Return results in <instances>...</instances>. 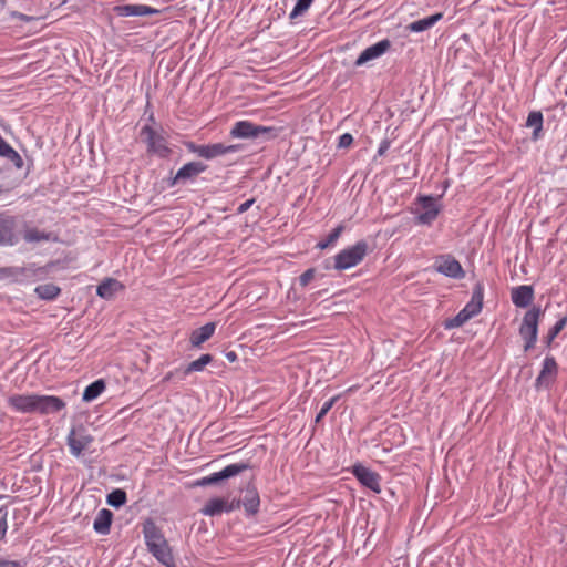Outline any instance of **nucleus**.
I'll list each match as a JSON object with an SVG mask.
<instances>
[{
  "mask_svg": "<svg viewBox=\"0 0 567 567\" xmlns=\"http://www.w3.org/2000/svg\"><path fill=\"white\" fill-rule=\"evenodd\" d=\"M8 404L18 413L53 414L65 408V402L59 396L35 393L10 395Z\"/></svg>",
  "mask_w": 567,
  "mask_h": 567,
  "instance_id": "1",
  "label": "nucleus"
},
{
  "mask_svg": "<svg viewBox=\"0 0 567 567\" xmlns=\"http://www.w3.org/2000/svg\"><path fill=\"white\" fill-rule=\"evenodd\" d=\"M144 538L153 556L167 567L174 566V558L169 546L161 530L153 522H146L143 527Z\"/></svg>",
  "mask_w": 567,
  "mask_h": 567,
  "instance_id": "2",
  "label": "nucleus"
},
{
  "mask_svg": "<svg viewBox=\"0 0 567 567\" xmlns=\"http://www.w3.org/2000/svg\"><path fill=\"white\" fill-rule=\"evenodd\" d=\"M51 269V265L39 266L32 262L21 267H11L8 269V274L16 282L28 285L45 280L49 278Z\"/></svg>",
  "mask_w": 567,
  "mask_h": 567,
  "instance_id": "3",
  "label": "nucleus"
},
{
  "mask_svg": "<svg viewBox=\"0 0 567 567\" xmlns=\"http://www.w3.org/2000/svg\"><path fill=\"white\" fill-rule=\"evenodd\" d=\"M368 254V244L364 240L357 241L353 246L340 250L334 256V269L347 270L358 266Z\"/></svg>",
  "mask_w": 567,
  "mask_h": 567,
  "instance_id": "4",
  "label": "nucleus"
},
{
  "mask_svg": "<svg viewBox=\"0 0 567 567\" xmlns=\"http://www.w3.org/2000/svg\"><path fill=\"white\" fill-rule=\"evenodd\" d=\"M540 316L542 310L539 307H533L524 315L522 324L519 327V334L522 339L525 341V351H529L532 348H534L537 341L538 323Z\"/></svg>",
  "mask_w": 567,
  "mask_h": 567,
  "instance_id": "5",
  "label": "nucleus"
},
{
  "mask_svg": "<svg viewBox=\"0 0 567 567\" xmlns=\"http://www.w3.org/2000/svg\"><path fill=\"white\" fill-rule=\"evenodd\" d=\"M440 212L441 205L439 204V198L432 196H420L417 198L414 214L416 215L419 224L431 225L436 219Z\"/></svg>",
  "mask_w": 567,
  "mask_h": 567,
  "instance_id": "6",
  "label": "nucleus"
},
{
  "mask_svg": "<svg viewBox=\"0 0 567 567\" xmlns=\"http://www.w3.org/2000/svg\"><path fill=\"white\" fill-rule=\"evenodd\" d=\"M141 135L147 144V151L157 155L158 157L165 158L171 155V148L167 145L166 137L154 131L150 126H144L141 131Z\"/></svg>",
  "mask_w": 567,
  "mask_h": 567,
  "instance_id": "7",
  "label": "nucleus"
},
{
  "mask_svg": "<svg viewBox=\"0 0 567 567\" xmlns=\"http://www.w3.org/2000/svg\"><path fill=\"white\" fill-rule=\"evenodd\" d=\"M187 148L199 157L205 159H214L216 157L235 153L239 150L237 145H225L223 143L197 145L194 143L187 144Z\"/></svg>",
  "mask_w": 567,
  "mask_h": 567,
  "instance_id": "8",
  "label": "nucleus"
},
{
  "mask_svg": "<svg viewBox=\"0 0 567 567\" xmlns=\"http://www.w3.org/2000/svg\"><path fill=\"white\" fill-rule=\"evenodd\" d=\"M68 446L70 453L80 457L93 443V436L83 426L73 427L68 435Z\"/></svg>",
  "mask_w": 567,
  "mask_h": 567,
  "instance_id": "9",
  "label": "nucleus"
},
{
  "mask_svg": "<svg viewBox=\"0 0 567 567\" xmlns=\"http://www.w3.org/2000/svg\"><path fill=\"white\" fill-rule=\"evenodd\" d=\"M433 267L435 271L453 279H462L465 276L461 264L451 255L436 258Z\"/></svg>",
  "mask_w": 567,
  "mask_h": 567,
  "instance_id": "10",
  "label": "nucleus"
},
{
  "mask_svg": "<svg viewBox=\"0 0 567 567\" xmlns=\"http://www.w3.org/2000/svg\"><path fill=\"white\" fill-rule=\"evenodd\" d=\"M17 221L16 218L0 214V246H14L19 241V236L16 233Z\"/></svg>",
  "mask_w": 567,
  "mask_h": 567,
  "instance_id": "11",
  "label": "nucleus"
},
{
  "mask_svg": "<svg viewBox=\"0 0 567 567\" xmlns=\"http://www.w3.org/2000/svg\"><path fill=\"white\" fill-rule=\"evenodd\" d=\"M352 474L363 486L370 488L377 494L381 493V477L378 473L361 464H357L352 467Z\"/></svg>",
  "mask_w": 567,
  "mask_h": 567,
  "instance_id": "12",
  "label": "nucleus"
},
{
  "mask_svg": "<svg viewBox=\"0 0 567 567\" xmlns=\"http://www.w3.org/2000/svg\"><path fill=\"white\" fill-rule=\"evenodd\" d=\"M247 464L244 463H234L229 464L226 467H224L221 471L210 474L209 476H206L202 478L200 485H210L216 484L223 480H227L230 477H234L241 472H244L247 468Z\"/></svg>",
  "mask_w": 567,
  "mask_h": 567,
  "instance_id": "13",
  "label": "nucleus"
},
{
  "mask_svg": "<svg viewBox=\"0 0 567 567\" xmlns=\"http://www.w3.org/2000/svg\"><path fill=\"white\" fill-rule=\"evenodd\" d=\"M391 47V42L388 39L381 40L373 45L368 47L364 49L361 54L358 56L355 61L357 66H361L369 61L375 60L383 55L389 48Z\"/></svg>",
  "mask_w": 567,
  "mask_h": 567,
  "instance_id": "14",
  "label": "nucleus"
},
{
  "mask_svg": "<svg viewBox=\"0 0 567 567\" xmlns=\"http://www.w3.org/2000/svg\"><path fill=\"white\" fill-rule=\"evenodd\" d=\"M558 367L554 357H546L543 362L539 375L536 379V386L548 388L557 375Z\"/></svg>",
  "mask_w": 567,
  "mask_h": 567,
  "instance_id": "15",
  "label": "nucleus"
},
{
  "mask_svg": "<svg viewBox=\"0 0 567 567\" xmlns=\"http://www.w3.org/2000/svg\"><path fill=\"white\" fill-rule=\"evenodd\" d=\"M207 166L202 162H189L183 165L176 173L172 185H176L178 183H185L195 178L197 175L203 173Z\"/></svg>",
  "mask_w": 567,
  "mask_h": 567,
  "instance_id": "16",
  "label": "nucleus"
},
{
  "mask_svg": "<svg viewBox=\"0 0 567 567\" xmlns=\"http://www.w3.org/2000/svg\"><path fill=\"white\" fill-rule=\"evenodd\" d=\"M116 16L118 17H144L155 14L158 12L157 9L146 4H123L114 8Z\"/></svg>",
  "mask_w": 567,
  "mask_h": 567,
  "instance_id": "17",
  "label": "nucleus"
},
{
  "mask_svg": "<svg viewBox=\"0 0 567 567\" xmlns=\"http://www.w3.org/2000/svg\"><path fill=\"white\" fill-rule=\"evenodd\" d=\"M512 302L518 308H526L534 299V289L532 286L522 285L512 289Z\"/></svg>",
  "mask_w": 567,
  "mask_h": 567,
  "instance_id": "18",
  "label": "nucleus"
},
{
  "mask_svg": "<svg viewBox=\"0 0 567 567\" xmlns=\"http://www.w3.org/2000/svg\"><path fill=\"white\" fill-rule=\"evenodd\" d=\"M124 289V285L114 278L104 279L96 288V295L102 299L110 300Z\"/></svg>",
  "mask_w": 567,
  "mask_h": 567,
  "instance_id": "19",
  "label": "nucleus"
},
{
  "mask_svg": "<svg viewBox=\"0 0 567 567\" xmlns=\"http://www.w3.org/2000/svg\"><path fill=\"white\" fill-rule=\"evenodd\" d=\"M484 289L481 284H477L472 292L471 300L465 305L464 310L474 318L477 316L483 307Z\"/></svg>",
  "mask_w": 567,
  "mask_h": 567,
  "instance_id": "20",
  "label": "nucleus"
},
{
  "mask_svg": "<svg viewBox=\"0 0 567 567\" xmlns=\"http://www.w3.org/2000/svg\"><path fill=\"white\" fill-rule=\"evenodd\" d=\"M234 138H256V124L250 121H238L230 130Z\"/></svg>",
  "mask_w": 567,
  "mask_h": 567,
  "instance_id": "21",
  "label": "nucleus"
},
{
  "mask_svg": "<svg viewBox=\"0 0 567 567\" xmlns=\"http://www.w3.org/2000/svg\"><path fill=\"white\" fill-rule=\"evenodd\" d=\"M216 323L208 322L200 328L194 330L190 334V343L193 347H200L205 341H207L215 332Z\"/></svg>",
  "mask_w": 567,
  "mask_h": 567,
  "instance_id": "22",
  "label": "nucleus"
},
{
  "mask_svg": "<svg viewBox=\"0 0 567 567\" xmlns=\"http://www.w3.org/2000/svg\"><path fill=\"white\" fill-rule=\"evenodd\" d=\"M113 514L111 511L101 509L93 523V529L100 535H107L110 533Z\"/></svg>",
  "mask_w": 567,
  "mask_h": 567,
  "instance_id": "23",
  "label": "nucleus"
},
{
  "mask_svg": "<svg viewBox=\"0 0 567 567\" xmlns=\"http://www.w3.org/2000/svg\"><path fill=\"white\" fill-rule=\"evenodd\" d=\"M443 18V13L439 12L426 17L424 19H420L411 22L406 25V30L414 33H420L431 29L436 22H439Z\"/></svg>",
  "mask_w": 567,
  "mask_h": 567,
  "instance_id": "24",
  "label": "nucleus"
},
{
  "mask_svg": "<svg viewBox=\"0 0 567 567\" xmlns=\"http://www.w3.org/2000/svg\"><path fill=\"white\" fill-rule=\"evenodd\" d=\"M0 156L13 163L14 167L21 169L23 167V159L19 153L13 150L0 135Z\"/></svg>",
  "mask_w": 567,
  "mask_h": 567,
  "instance_id": "25",
  "label": "nucleus"
},
{
  "mask_svg": "<svg viewBox=\"0 0 567 567\" xmlns=\"http://www.w3.org/2000/svg\"><path fill=\"white\" fill-rule=\"evenodd\" d=\"M23 238L30 244L55 240V236L52 233H47L37 228L25 229Z\"/></svg>",
  "mask_w": 567,
  "mask_h": 567,
  "instance_id": "26",
  "label": "nucleus"
},
{
  "mask_svg": "<svg viewBox=\"0 0 567 567\" xmlns=\"http://www.w3.org/2000/svg\"><path fill=\"white\" fill-rule=\"evenodd\" d=\"M227 502L223 498L209 499L204 508L202 509L204 515L215 516L221 514L224 511H228Z\"/></svg>",
  "mask_w": 567,
  "mask_h": 567,
  "instance_id": "27",
  "label": "nucleus"
},
{
  "mask_svg": "<svg viewBox=\"0 0 567 567\" xmlns=\"http://www.w3.org/2000/svg\"><path fill=\"white\" fill-rule=\"evenodd\" d=\"M105 390V382L100 379L89 384L82 395V400L91 402L95 400Z\"/></svg>",
  "mask_w": 567,
  "mask_h": 567,
  "instance_id": "28",
  "label": "nucleus"
},
{
  "mask_svg": "<svg viewBox=\"0 0 567 567\" xmlns=\"http://www.w3.org/2000/svg\"><path fill=\"white\" fill-rule=\"evenodd\" d=\"M34 292L43 300H53L60 295L61 289L54 284H44L35 287Z\"/></svg>",
  "mask_w": 567,
  "mask_h": 567,
  "instance_id": "29",
  "label": "nucleus"
},
{
  "mask_svg": "<svg viewBox=\"0 0 567 567\" xmlns=\"http://www.w3.org/2000/svg\"><path fill=\"white\" fill-rule=\"evenodd\" d=\"M527 127H533V138L537 140L543 128V114L540 112H530L526 121Z\"/></svg>",
  "mask_w": 567,
  "mask_h": 567,
  "instance_id": "30",
  "label": "nucleus"
},
{
  "mask_svg": "<svg viewBox=\"0 0 567 567\" xmlns=\"http://www.w3.org/2000/svg\"><path fill=\"white\" fill-rule=\"evenodd\" d=\"M213 360V357L208 353L200 355L197 360L192 361L185 369V373L199 372L205 369Z\"/></svg>",
  "mask_w": 567,
  "mask_h": 567,
  "instance_id": "31",
  "label": "nucleus"
},
{
  "mask_svg": "<svg viewBox=\"0 0 567 567\" xmlns=\"http://www.w3.org/2000/svg\"><path fill=\"white\" fill-rule=\"evenodd\" d=\"M471 319L472 316H470V313H467L463 308L455 317L447 319L444 323V327L446 329L460 328Z\"/></svg>",
  "mask_w": 567,
  "mask_h": 567,
  "instance_id": "32",
  "label": "nucleus"
},
{
  "mask_svg": "<svg viewBox=\"0 0 567 567\" xmlns=\"http://www.w3.org/2000/svg\"><path fill=\"white\" fill-rule=\"evenodd\" d=\"M471 319L472 316H470V313H467L463 308L455 317L447 319L444 323V327L446 329L460 328Z\"/></svg>",
  "mask_w": 567,
  "mask_h": 567,
  "instance_id": "33",
  "label": "nucleus"
},
{
  "mask_svg": "<svg viewBox=\"0 0 567 567\" xmlns=\"http://www.w3.org/2000/svg\"><path fill=\"white\" fill-rule=\"evenodd\" d=\"M343 231V227L342 226H338L336 227L329 235L328 237L324 239V240H321L317 244V248H319L320 250H323L330 246H333L337 240L339 239L341 233Z\"/></svg>",
  "mask_w": 567,
  "mask_h": 567,
  "instance_id": "34",
  "label": "nucleus"
},
{
  "mask_svg": "<svg viewBox=\"0 0 567 567\" xmlns=\"http://www.w3.org/2000/svg\"><path fill=\"white\" fill-rule=\"evenodd\" d=\"M567 317H563L559 319L548 331L546 337V344L550 346V343L555 340V338L559 334V332L566 327Z\"/></svg>",
  "mask_w": 567,
  "mask_h": 567,
  "instance_id": "35",
  "label": "nucleus"
},
{
  "mask_svg": "<svg viewBox=\"0 0 567 567\" xmlns=\"http://www.w3.org/2000/svg\"><path fill=\"white\" fill-rule=\"evenodd\" d=\"M126 502V493L122 489H115L107 495V504L113 507H120Z\"/></svg>",
  "mask_w": 567,
  "mask_h": 567,
  "instance_id": "36",
  "label": "nucleus"
},
{
  "mask_svg": "<svg viewBox=\"0 0 567 567\" xmlns=\"http://www.w3.org/2000/svg\"><path fill=\"white\" fill-rule=\"evenodd\" d=\"M313 0H297V3L289 14V19L295 20L302 16L311 6Z\"/></svg>",
  "mask_w": 567,
  "mask_h": 567,
  "instance_id": "37",
  "label": "nucleus"
},
{
  "mask_svg": "<svg viewBox=\"0 0 567 567\" xmlns=\"http://www.w3.org/2000/svg\"><path fill=\"white\" fill-rule=\"evenodd\" d=\"M279 130L272 126L256 125V138L265 136L266 140H271L278 136Z\"/></svg>",
  "mask_w": 567,
  "mask_h": 567,
  "instance_id": "38",
  "label": "nucleus"
},
{
  "mask_svg": "<svg viewBox=\"0 0 567 567\" xmlns=\"http://www.w3.org/2000/svg\"><path fill=\"white\" fill-rule=\"evenodd\" d=\"M244 506L247 512L255 514L259 507V497L257 494H247L244 499Z\"/></svg>",
  "mask_w": 567,
  "mask_h": 567,
  "instance_id": "39",
  "label": "nucleus"
},
{
  "mask_svg": "<svg viewBox=\"0 0 567 567\" xmlns=\"http://www.w3.org/2000/svg\"><path fill=\"white\" fill-rule=\"evenodd\" d=\"M337 400H338V396H333V398H331L330 400L326 401L322 404L319 413L316 416V422L317 423L320 422L326 416V414L331 410V408L334 405Z\"/></svg>",
  "mask_w": 567,
  "mask_h": 567,
  "instance_id": "40",
  "label": "nucleus"
},
{
  "mask_svg": "<svg viewBox=\"0 0 567 567\" xmlns=\"http://www.w3.org/2000/svg\"><path fill=\"white\" fill-rule=\"evenodd\" d=\"M316 270L313 268H310L306 270L300 277H299V284L301 287H306L313 278H315Z\"/></svg>",
  "mask_w": 567,
  "mask_h": 567,
  "instance_id": "41",
  "label": "nucleus"
},
{
  "mask_svg": "<svg viewBox=\"0 0 567 567\" xmlns=\"http://www.w3.org/2000/svg\"><path fill=\"white\" fill-rule=\"evenodd\" d=\"M353 142V137L350 133H344L339 137L338 147L346 148L349 147Z\"/></svg>",
  "mask_w": 567,
  "mask_h": 567,
  "instance_id": "42",
  "label": "nucleus"
},
{
  "mask_svg": "<svg viewBox=\"0 0 567 567\" xmlns=\"http://www.w3.org/2000/svg\"><path fill=\"white\" fill-rule=\"evenodd\" d=\"M8 529L7 513L0 516V540L6 536Z\"/></svg>",
  "mask_w": 567,
  "mask_h": 567,
  "instance_id": "43",
  "label": "nucleus"
},
{
  "mask_svg": "<svg viewBox=\"0 0 567 567\" xmlns=\"http://www.w3.org/2000/svg\"><path fill=\"white\" fill-rule=\"evenodd\" d=\"M390 145H391V143H390V141H389V140H386V138H385V140H383V141L380 143V145H379V148H378L377 155H378V156H383V155L388 152V150L390 148Z\"/></svg>",
  "mask_w": 567,
  "mask_h": 567,
  "instance_id": "44",
  "label": "nucleus"
},
{
  "mask_svg": "<svg viewBox=\"0 0 567 567\" xmlns=\"http://www.w3.org/2000/svg\"><path fill=\"white\" fill-rule=\"evenodd\" d=\"M252 203H254V199H248V200L244 202L243 204L239 205L238 212L245 213L246 210H248L250 208Z\"/></svg>",
  "mask_w": 567,
  "mask_h": 567,
  "instance_id": "45",
  "label": "nucleus"
},
{
  "mask_svg": "<svg viewBox=\"0 0 567 567\" xmlns=\"http://www.w3.org/2000/svg\"><path fill=\"white\" fill-rule=\"evenodd\" d=\"M227 359L234 361L236 359V354L234 352L227 353Z\"/></svg>",
  "mask_w": 567,
  "mask_h": 567,
  "instance_id": "46",
  "label": "nucleus"
},
{
  "mask_svg": "<svg viewBox=\"0 0 567 567\" xmlns=\"http://www.w3.org/2000/svg\"><path fill=\"white\" fill-rule=\"evenodd\" d=\"M2 193V187L0 186V194Z\"/></svg>",
  "mask_w": 567,
  "mask_h": 567,
  "instance_id": "47",
  "label": "nucleus"
}]
</instances>
